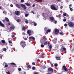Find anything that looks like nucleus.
<instances>
[{
  "mask_svg": "<svg viewBox=\"0 0 74 74\" xmlns=\"http://www.w3.org/2000/svg\"><path fill=\"white\" fill-rule=\"evenodd\" d=\"M33 7H35V4H34L33 5H32Z\"/></svg>",
  "mask_w": 74,
  "mask_h": 74,
  "instance_id": "obj_62",
  "label": "nucleus"
},
{
  "mask_svg": "<svg viewBox=\"0 0 74 74\" xmlns=\"http://www.w3.org/2000/svg\"><path fill=\"white\" fill-rule=\"evenodd\" d=\"M43 39L45 40H47V38H43Z\"/></svg>",
  "mask_w": 74,
  "mask_h": 74,
  "instance_id": "obj_54",
  "label": "nucleus"
},
{
  "mask_svg": "<svg viewBox=\"0 0 74 74\" xmlns=\"http://www.w3.org/2000/svg\"><path fill=\"white\" fill-rule=\"evenodd\" d=\"M21 5L22 7L23 8L24 10H26V6H25V5L23 4H21Z\"/></svg>",
  "mask_w": 74,
  "mask_h": 74,
  "instance_id": "obj_11",
  "label": "nucleus"
},
{
  "mask_svg": "<svg viewBox=\"0 0 74 74\" xmlns=\"http://www.w3.org/2000/svg\"><path fill=\"white\" fill-rule=\"evenodd\" d=\"M45 14H46L45 13H42V15L43 16V17H45V16L46 15H45Z\"/></svg>",
  "mask_w": 74,
  "mask_h": 74,
  "instance_id": "obj_28",
  "label": "nucleus"
},
{
  "mask_svg": "<svg viewBox=\"0 0 74 74\" xmlns=\"http://www.w3.org/2000/svg\"><path fill=\"white\" fill-rule=\"evenodd\" d=\"M48 14H50L51 13H50V12H48Z\"/></svg>",
  "mask_w": 74,
  "mask_h": 74,
  "instance_id": "obj_61",
  "label": "nucleus"
},
{
  "mask_svg": "<svg viewBox=\"0 0 74 74\" xmlns=\"http://www.w3.org/2000/svg\"><path fill=\"white\" fill-rule=\"evenodd\" d=\"M32 32L31 31V30H28L27 33V34H28L29 36H31V33Z\"/></svg>",
  "mask_w": 74,
  "mask_h": 74,
  "instance_id": "obj_10",
  "label": "nucleus"
},
{
  "mask_svg": "<svg viewBox=\"0 0 74 74\" xmlns=\"http://www.w3.org/2000/svg\"><path fill=\"white\" fill-rule=\"evenodd\" d=\"M63 8V6H61L60 7V9H62Z\"/></svg>",
  "mask_w": 74,
  "mask_h": 74,
  "instance_id": "obj_46",
  "label": "nucleus"
},
{
  "mask_svg": "<svg viewBox=\"0 0 74 74\" xmlns=\"http://www.w3.org/2000/svg\"><path fill=\"white\" fill-rule=\"evenodd\" d=\"M41 48H43L44 47V45H41Z\"/></svg>",
  "mask_w": 74,
  "mask_h": 74,
  "instance_id": "obj_33",
  "label": "nucleus"
},
{
  "mask_svg": "<svg viewBox=\"0 0 74 74\" xmlns=\"http://www.w3.org/2000/svg\"><path fill=\"white\" fill-rule=\"evenodd\" d=\"M66 13H64L63 14L64 16H66Z\"/></svg>",
  "mask_w": 74,
  "mask_h": 74,
  "instance_id": "obj_49",
  "label": "nucleus"
},
{
  "mask_svg": "<svg viewBox=\"0 0 74 74\" xmlns=\"http://www.w3.org/2000/svg\"><path fill=\"white\" fill-rule=\"evenodd\" d=\"M48 70L49 71H51L52 72H53V70L51 67H50L48 68Z\"/></svg>",
  "mask_w": 74,
  "mask_h": 74,
  "instance_id": "obj_13",
  "label": "nucleus"
},
{
  "mask_svg": "<svg viewBox=\"0 0 74 74\" xmlns=\"http://www.w3.org/2000/svg\"><path fill=\"white\" fill-rule=\"evenodd\" d=\"M10 25V23H8V25Z\"/></svg>",
  "mask_w": 74,
  "mask_h": 74,
  "instance_id": "obj_64",
  "label": "nucleus"
},
{
  "mask_svg": "<svg viewBox=\"0 0 74 74\" xmlns=\"http://www.w3.org/2000/svg\"><path fill=\"white\" fill-rule=\"evenodd\" d=\"M25 17H27V16H28V14H25Z\"/></svg>",
  "mask_w": 74,
  "mask_h": 74,
  "instance_id": "obj_35",
  "label": "nucleus"
},
{
  "mask_svg": "<svg viewBox=\"0 0 74 74\" xmlns=\"http://www.w3.org/2000/svg\"><path fill=\"white\" fill-rule=\"evenodd\" d=\"M16 21L17 22H21V20L18 19L17 20H16Z\"/></svg>",
  "mask_w": 74,
  "mask_h": 74,
  "instance_id": "obj_25",
  "label": "nucleus"
},
{
  "mask_svg": "<svg viewBox=\"0 0 74 74\" xmlns=\"http://www.w3.org/2000/svg\"><path fill=\"white\" fill-rule=\"evenodd\" d=\"M51 8L52 10H58L59 8L58 6H57V7L56 8H55V5H51Z\"/></svg>",
  "mask_w": 74,
  "mask_h": 74,
  "instance_id": "obj_3",
  "label": "nucleus"
},
{
  "mask_svg": "<svg viewBox=\"0 0 74 74\" xmlns=\"http://www.w3.org/2000/svg\"><path fill=\"white\" fill-rule=\"evenodd\" d=\"M48 33V32L47 31L46 33H45V34H47Z\"/></svg>",
  "mask_w": 74,
  "mask_h": 74,
  "instance_id": "obj_59",
  "label": "nucleus"
},
{
  "mask_svg": "<svg viewBox=\"0 0 74 74\" xmlns=\"http://www.w3.org/2000/svg\"><path fill=\"white\" fill-rule=\"evenodd\" d=\"M12 38H14V37H15V35H12Z\"/></svg>",
  "mask_w": 74,
  "mask_h": 74,
  "instance_id": "obj_51",
  "label": "nucleus"
},
{
  "mask_svg": "<svg viewBox=\"0 0 74 74\" xmlns=\"http://www.w3.org/2000/svg\"><path fill=\"white\" fill-rule=\"evenodd\" d=\"M16 7L18 8H21V5H19V4H16Z\"/></svg>",
  "mask_w": 74,
  "mask_h": 74,
  "instance_id": "obj_17",
  "label": "nucleus"
},
{
  "mask_svg": "<svg viewBox=\"0 0 74 74\" xmlns=\"http://www.w3.org/2000/svg\"><path fill=\"white\" fill-rule=\"evenodd\" d=\"M6 74H11V73H10V72L9 71H8V72H6Z\"/></svg>",
  "mask_w": 74,
  "mask_h": 74,
  "instance_id": "obj_38",
  "label": "nucleus"
},
{
  "mask_svg": "<svg viewBox=\"0 0 74 74\" xmlns=\"http://www.w3.org/2000/svg\"><path fill=\"white\" fill-rule=\"evenodd\" d=\"M35 63L34 62H33L32 63V64L33 65H35Z\"/></svg>",
  "mask_w": 74,
  "mask_h": 74,
  "instance_id": "obj_52",
  "label": "nucleus"
},
{
  "mask_svg": "<svg viewBox=\"0 0 74 74\" xmlns=\"http://www.w3.org/2000/svg\"><path fill=\"white\" fill-rule=\"evenodd\" d=\"M55 34H58V33H59V29H56L55 30Z\"/></svg>",
  "mask_w": 74,
  "mask_h": 74,
  "instance_id": "obj_9",
  "label": "nucleus"
},
{
  "mask_svg": "<svg viewBox=\"0 0 74 74\" xmlns=\"http://www.w3.org/2000/svg\"><path fill=\"white\" fill-rule=\"evenodd\" d=\"M60 56L58 57L57 56H56V60H60Z\"/></svg>",
  "mask_w": 74,
  "mask_h": 74,
  "instance_id": "obj_16",
  "label": "nucleus"
},
{
  "mask_svg": "<svg viewBox=\"0 0 74 74\" xmlns=\"http://www.w3.org/2000/svg\"><path fill=\"white\" fill-rule=\"evenodd\" d=\"M44 55H45V54H42L41 55V56H44Z\"/></svg>",
  "mask_w": 74,
  "mask_h": 74,
  "instance_id": "obj_50",
  "label": "nucleus"
},
{
  "mask_svg": "<svg viewBox=\"0 0 74 74\" xmlns=\"http://www.w3.org/2000/svg\"><path fill=\"white\" fill-rule=\"evenodd\" d=\"M64 26H65V27H67V24H64Z\"/></svg>",
  "mask_w": 74,
  "mask_h": 74,
  "instance_id": "obj_45",
  "label": "nucleus"
},
{
  "mask_svg": "<svg viewBox=\"0 0 74 74\" xmlns=\"http://www.w3.org/2000/svg\"><path fill=\"white\" fill-rule=\"evenodd\" d=\"M25 43V42L24 41H22L20 42V45L22 47H23L24 48V47L26 46V45Z\"/></svg>",
  "mask_w": 74,
  "mask_h": 74,
  "instance_id": "obj_1",
  "label": "nucleus"
},
{
  "mask_svg": "<svg viewBox=\"0 0 74 74\" xmlns=\"http://www.w3.org/2000/svg\"><path fill=\"white\" fill-rule=\"evenodd\" d=\"M25 23H28V21H27V20L25 21Z\"/></svg>",
  "mask_w": 74,
  "mask_h": 74,
  "instance_id": "obj_40",
  "label": "nucleus"
},
{
  "mask_svg": "<svg viewBox=\"0 0 74 74\" xmlns=\"http://www.w3.org/2000/svg\"><path fill=\"white\" fill-rule=\"evenodd\" d=\"M56 1L58 2H61V0H56Z\"/></svg>",
  "mask_w": 74,
  "mask_h": 74,
  "instance_id": "obj_43",
  "label": "nucleus"
},
{
  "mask_svg": "<svg viewBox=\"0 0 74 74\" xmlns=\"http://www.w3.org/2000/svg\"><path fill=\"white\" fill-rule=\"evenodd\" d=\"M5 19L6 21V22H9V21H10L9 20V19H8V18H7V17H5Z\"/></svg>",
  "mask_w": 74,
  "mask_h": 74,
  "instance_id": "obj_21",
  "label": "nucleus"
},
{
  "mask_svg": "<svg viewBox=\"0 0 74 74\" xmlns=\"http://www.w3.org/2000/svg\"><path fill=\"white\" fill-rule=\"evenodd\" d=\"M47 43H48V41H47L45 42V43H44V45H47Z\"/></svg>",
  "mask_w": 74,
  "mask_h": 74,
  "instance_id": "obj_26",
  "label": "nucleus"
},
{
  "mask_svg": "<svg viewBox=\"0 0 74 74\" xmlns=\"http://www.w3.org/2000/svg\"><path fill=\"white\" fill-rule=\"evenodd\" d=\"M61 52H64L66 51V48L65 47H63L60 49Z\"/></svg>",
  "mask_w": 74,
  "mask_h": 74,
  "instance_id": "obj_5",
  "label": "nucleus"
},
{
  "mask_svg": "<svg viewBox=\"0 0 74 74\" xmlns=\"http://www.w3.org/2000/svg\"><path fill=\"white\" fill-rule=\"evenodd\" d=\"M38 1L40 2H42V0H38Z\"/></svg>",
  "mask_w": 74,
  "mask_h": 74,
  "instance_id": "obj_58",
  "label": "nucleus"
},
{
  "mask_svg": "<svg viewBox=\"0 0 74 74\" xmlns=\"http://www.w3.org/2000/svg\"><path fill=\"white\" fill-rule=\"evenodd\" d=\"M62 71L64 72H67L68 71V69L66 68V66L65 65L63 66L62 68Z\"/></svg>",
  "mask_w": 74,
  "mask_h": 74,
  "instance_id": "obj_2",
  "label": "nucleus"
},
{
  "mask_svg": "<svg viewBox=\"0 0 74 74\" xmlns=\"http://www.w3.org/2000/svg\"><path fill=\"white\" fill-rule=\"evenodd\" d=\"M26 27L25 26H23L22 29V30L23 31H24V32H26Z\"/></svg>",
  "mask_w": 74,
  "mask_h": 74,
  "instance_id": "obj_14",
  "label": "nucleus"
},
{
  "mask_svg": "<svg viewBox=\"0 0 74 74\" xmlns=\"http://www.w3.org/2000/svg\"><path fill=\"white\" fill-rule=\"evenodd\" d=\"M60 35H62V36H63V35H64V34H63V32H60Z\"/></svg>",
  "mask_w": 74,
  "mask_h": 74,
  "instance_id": "obj_29",
  "label": "nucleus"
},
{
  "mask_svg": "<svg viewBox=\"0 0 74 74\" xmlns=\"http://www.w3.org/2000/svg\"><path fill=\"white\" fill-rule=\"evenodd\" d=\"M9 44H11V43H12V41L11 40L9 41Z\"/></svg>",
  "mask_w": 74,
  "mask_h": 74,
  "instance_id": "obj_44",
  "label": "nucleus"
},
{
  "mask_svg": "<svg viewBox=\"0 0 74 74\" xmlns=\"http://www.w3.org/2000/svg\"><path fill=\"white\" fill-rule=\"evenodd\" d=\"M18 71H21V68H19L18 69Z\"/></svg>",
  "mask_w": 74,
  "mask_h": 74,
  "instance_id": "obj_41",
  "label": "nucleus"
},
{
  "mask_svg": "<svg viewBox=\"0 0 74 74\" xmlns=\"http://www.w3.org/2000/svg\"><path fill=\"white\" fill-rule=\"evenodd\" d=\"M58 64L57 63H56L54 64V66L55 67H57L58 66Z\"/></svg>",
  "mask_w": 74,
  "mask_h": 74,
  "instance_id": "obj_32",
  "label": "nucleus"
},
{
  "mask_svg": "<svg viewBox=\"0 0 74 74\" xmlns=\"http://www.w3.org/2000/svg\"><path fill=\"white\" fill-rule=\"evenodd\" d=\"M27 69H30V68H31V66L30 65H28L27 66Z\"/></svg>",
  "mask_w": 74,
  "mask_h": 74,
  "instance_id": "obj_24",
  "label": "nucleus"
},
{
  "mask_svg": "<svg viewBox=\"0 0 74 74\" xmlns=\"http://www.w3.org/2000/svg\"><path fill=\"white\" fill-rule=\"evenodd\" d=\"M47 32L48 33H50V32H51V29H48Z\"/></svg>",
  "mask_w": 74,
  "mask_h": 74,
  "instance_id": "obj_27",
  "label": "nucleus"
},
{
  "mask_svg": "<svg viewBox=\"0 0 74 74\" xmlns=\"http://www.w3.org/2000/svg\"><path fill=\"white\" fill-rule=\"evenodd\" d=\"M25 4L27 5V6H30V4H29L28 3H25Z\"/></svg>",
  "mask_w": 74,
  "mask_h": 74,
  "instance_id": "obj_23",
  "label": "nucleus"
},
{
  "mask_svg": "<svg viewBox=\"0 0 74 74\" xmlns=\"http://www.w3.org/2000/svg\"><path fill=\"white\" fill-rule=\"evenodd\" d=\"M13 5L12 4H11L10 5V6L11 7H13Z\"/></svg>",
  "mask_w": 74,
  "mask_h": 74,
  "instance_id": "obj_53",
  "label": "nucleus"
},
{
  "mask_svg": "<svg viewBox=\"0 0 74 74\" xmlns=\"http://www.w3.org/2000/svg\"><path fill=\"white\" fill-rule=\"evenodd\" d=\"M5 67L7 68L8 67V65L7 64H5Z\"/></svg>",
  "mask_w": 74,
  "mask_h": 74,
  "instance_id": "obj_42",
  "label": "nucleus"
},
{
  "mask_svg": "<svg viewBox=\"0 0 74 74\" xmlns=\"http://www.w3.org/2000/svg\"><path fill=\"white\" fill-rule=\"evenodd\" d=\"M68 25L69 27H74V23L72 22H70L68 23Z\"/></svg>",
  "mask_w": 74,
  "mask_h": 74,
  "instance_id": "obj_4",
  "label": "nucleus"
},
{
  "mask_svg": "<svg viewBox=\"0 0 74 74\" xmlns=\"http://www.w3.org/2000/svg\"><path fill=\"white\" fill-rule=\"evenodd\" d=\"M20 13V12L18 11H16L15 12L14 14L16 15H17L18 16H19V14Z\"/></svg>",
  "mask_w": 74,
  "mask_h": 74,
  "instance_id": "obj_7",
  "label": "nucleus"
},
{
  "mask_svg": "<svg viewBox=\"0 0 74 74\" xmlns=\"http://www.w3.org/2000/svg\"><path fill=\"white\" fill-rule=\"evenodd\" d=\"M31 13H33V14H34V12L33 11H31Z\"/></svg>",
  "mask_w": 74,
  "mask_h": 74,
  "instance_id": "obj_56",
  "label": "nucleus"
},
{
  "mask_svg": "<svg viewBox=\"0 0 74 74\" xmlns=\"http://www.w3.org/2000/svg\"><path fill=\"white\" fill-rule=\"evenodd\" d=\"M58 23V22H57V21H56L54 22V23H55V24H56V23Z\"/></svg>",
  "mask_w": 74,
  "mask_h": 74,
  "instance_id": "obj_55",
  "label": "nucleus"
},
{
  "mask_svg": "<svg viewBox=\"0 0 74 74\" xmlns=\"http://www.w3.org/2000/svg\"><path fill=\"white\" fill-rule=\"evenodd\" d=\"M3 51H7V49L5 48H4L3 49Z\"/></svg>",
  "mask_w": 74,
  "mask_h": 74,
  "instance_id": "obj_37",
  "label": "nucleus"
},
{
  "mask_svg": "<svg viewBox=\"0 0 74 74\" xmlns=\"http://www.w3.org/2000/svg\"><path fill=\"white\" fill-rule=\"evenodd\" d=\"M29 40H30V41H34L35 40V38L33 37V36H30L29 38Z\"/></svg>",
  "mask_w": 74,
  "mask_h": 74,
  "instance_id": "obj_6",
  "label": "nucleus"
},
{
  "mask_svg": "<svg viewBox=\"0 0 74 74\" xmlns=\"http://www.w3.org/2000/svg\"><path fill=\"white\" fill-rule=\"evenodd\" d=\"M27 38H24V40H27Z\"/></svg>",
  "mask_w": 74,
  "mask_h": 74,
  "instance_id": "obj_60",
  "label": "nucleus"
},
{
  "mask_svg": "<svg viewBox=\"0 0 74 74\" xmlns=\"http://www.w3.org/2000/svg\"><path fill=\"white\" fill-rule=\"evenodd\" d=\"M1 41H2V43H3V44H5V40H1Z\"/></svg>",
  "mask_w": 74,
  "mask_h": 74,
  "instance_id": "obj_22",
  "label": "nucleus"
},
{
  "mask_svg": "<svg viewBox=\"0 0 74 74\" xmlns=\"http://www.w3.org/2000/svg\"><path fill=\"white\" fill-rule=\"evenodd\" d=\"M33 24L34 26H37V23H36L34 21L32 22V25H33Z\"/></svg>",
  "mask_w": 74,
  "mask_h": 74,
  "instance_id": "obj_20",
  "label": "nucleus"
},
{
  "mask_svg": "<svg viewBox=\"0 0 74 74\" xmlns=\"http://www.w3.org/2000/svg\"><path fill=\"white\" fill-rule=\"evenodd\" d=\"M71 5H72L71 4L69 5V6L70 7H71Z\"/></svg>",
  "mask_w": 74,
  "mask_h": 74,
  "instance_id": "obj_63",
  "label": "nucleus"
},
{
  "mask_svg": "<svg viewBox=\"0 0 74 74\" xmlns=\"http://www.w3.org/2000/svg\"><path fill=\"white\" fill-rule=\"evenodd\" d=\"M49 18L50 20L52 21H55V18H54V17H49Z\"/></svg>",
  "mask_w": 74,
  "mask_h": 74,
  "instance_id": "obj_12",
  "label": "nucleus"
},
{
  "mask_svg": "<svg viewBox=\"0 0 74 74\" xmlns=\"http://www.w3.org/2000/svg\"><path fill=\"white\" fill-rule=\"evenodd\" d=\"M71 7H69V8H70V11H73V7L72 8H71Z\"/></svg>",
  "mask_w": 74,
  "mask_h": 74,
  "instance_id": "obj_31",
  "label": "nucleus"
},
{
  "mask_svg": "<svg viewBox=\"0 0 74 74\" xmlns=\"http://www.w3.org/2000/svg\"><path fill=\"white\" fill-rule=\"evenodd\" d=\"M10 64H11V65H12V66H13V67H15L16 66V64L12 62L10 63Z\"/></svg>",
  "mask_w": 74,
  "mask_h": 74,
  "instance_id": "obj_8",
  "label": "nucleus"
},
{
  "mask_svg": "<svg viewBox=\"0 0 74 74\" xmlns=\"http://www.w3.org/2000/svg\"><path fill=\"white\" fill-rule=\"evenodd\" d=\"M0 26L3 27H4V25L3 24L1 23V21H0Z\"/></svg>",
  "mask_w": 74,
  "mask_h": 74,
  "instance_id": "obj_19",
  "label": "nucleus"
},
{
  "mask_svg": "<svg viewBox=\"0 0 74 74\" xmlns=\"http://www.w3.org/2000/svg\"><path fill=\"white\" fill-rule=\"evenodd\" d=\"M21 1L22 2V3H24V0H21Z\"/></svg>",
  "mask_w": 74,
  "mask_h": 74,
  "instance_id": "obj_48",
  "label": "nucleus"
},
{
  "mask_svg": "<svg viewBox=\"0 0 74 74\" xmlns=\"http://www.w3.org/2000/svg\"><path fill=\"white\" fill-rule=\"evenodd\" d=\"M10 30H14L15 29V27L14 25L11 26L10 27Z\"/></svg>",
  "mask_w": 74,
  "mask_h": 74,
  "instance_id": "obj_15",
  "label": "nucleus"
},
{
  "mask_svg": "<svg viewBox=\"0 0 74 74\" xmlns=\"http://www.w3.org/2000/svg\"><path fill=\"white\" fill-rule=\"evenodd\" d=\"M25 34H26L25 32H23L22 33V35H25Z\"/></svg>",
  "mask_w": 74,
  "mask_h": 74,
  "instance_id": "obj_47",
  "label": "nucleus"
},
{
  "mask_svg": "<svg viewBox=\"0 0 74 74\" xmlns=\"http://www.w3.org/2000/svg\"><path fill=\"white\" fill-rule=\"evenodd\" d=\"M44 31H45V32H46L47 31V27H45V28H44Z\"/></svg>",
  "mask_w": 74,
  "mask_h": 74,
  "instance_id": "obj_34",
  "label": "nucleus"
},
{
  "mask_svg": "<svg viewBox=\"0 0 74 74\" xmlns=\"http://www.w3.org/2000/svg\"><path fill=\"white\" fill-rule=\"evenodd\" d=\"M32 70H36V67L33 66L32 67Z\"/></svg>",
  "mask_w": 74,
  "mask_h": 74,
  "instance_id": "obj_30",
  "label": "nucleus"
},
{
  "mask_svg": "<svg viewBox=\"0 0 74 74\" xmlns=\"http://www.w3.org/2000/svg\"><path fill=\"white\" fill-rule=\"evenodd\" d=\"M63 21H64V22H66V18L63 19Z\"/></svg>",
  "mask_w": 74,
  "mask_h": 74,
  "instance_id": "obj_39",
  "label": "nucleus"
},
{
  "mask_svg": "<svg viewBox=\"0 0 74 74\" xmlns=\"http://www.w3.org/2000/svg\"><path fill=\"white\" fill-rule=\"evenodd\" d=\"M2 21L3 22H5V20H2Z\"/></svg>",
  "mask_w": 74,
  "mask_h": 74,
  "instance_id": "obj_57",
  "label": "nucleus"
},
{
  "mask_svg": "<svg viewBox=\"0 0 74 74\" xmlns=\"http://www.w3.org/2000/svg\"><path fill=\"white\" fill-rule=\"evenodd\" d=\"M58 17L59 18H61V17H62V15L61 14H59Z\"/></svg>",
  "mask_w": 74,
  "mask_h": 74,
  "instance_id": "obj_36",
  "label": "nucleus"
},
{
  "mask_svg": "<svg viewBox=\"0 0 74 74\" xmlns=\"http://www.w3.org/2000/svg\"><path fill=\"white\" fill-rule=\"evenodd\" d=\"M48 46L49 47V49H52V45L51 44H48Z\"/></svg>",
  "mask_w": 74,
  "mask_h": 74,
  "instance_id": "obj_18",
  "label": "nucleus"
}]
</instances>
